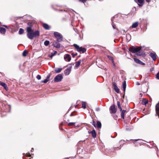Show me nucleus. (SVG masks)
Returning a JSON list of instances; mask_svg holds the SVG:
<instances>
[{
    "mask_svg": "<svg viewBox=\"0 0 159 159\" xmlns=\"http://www.w3.org/2000/svg\"><path fill=\"white\" fill-rule=\"evenodd\" d=\"M113 86L114 88L115 87H117V85H116V83L115 82H113Z\"/></svg>",
    "mask_w": 159,
    "mask_h": 159,
    "instance_id": "obj_37",
    "label": "nucleus"
},
{
    "mask_svg": "<svg viewBox=\"0 0 159 159\" xmlns=\"http://www.w3.org/2000/svg\"><path fill=\"white\" fill-rule=\"evenodd\" d=\"M84 59H82L79 60L78 61L75 62V67L76 68H78V67L80 66L81 62L84 61Z\"/></svg>",
    "mask_w": 159,
    "mask_h": 159,
    "instance_id": "obj_10",
    "label": "nucleus"
},
{
    "mask_svg": "<svg viewBox=\"0 0 159 159\" xmlns=\"http://www.w3.org/2000/svg\"><path fill=\"white\" fill-rule=\"evenodd\" d=\"M157 78L158 79H159V72L157 74Z\"/></svg>",
    "mask_w": 159,
    "mask_h": 159,
    "instance_id": "obj_39",
    "label": "nucleus"
},
{
    "mask_svg": "<svg viewBox=\"0 0 159 159\" xmlns=\"http://www.w3.org/2000/svg\"><path fill=\"white\" fill-rule=\"evenodd\" d=\"M150 56L152 57L154 61H155L156 59V55L155 53H151L150 54Z\"/></svg>",
    "mask_w": 159,
    "mask_h": 159,
    "instance_id": "obj_13",
    "label": "nucleus"
},
{
    "mask_svg": "<svg viewBox=\"0 0 159 159\" xmlns=\"http://www.w3.org/2000/svg\"><path fill=\"white\" fill-rule=\"evenodd\" d=\"M148 101L145 99L143 100L142 102V104L146 105L148 103Z\"/></svg>",
    "mask_w": 159,
    "mask_h": 159,
    "instance_id": "obj_28",
    "label": "nucleus"
},
{
    "mask_svg": "<svg viewBox=\"0 0 159 159\" xmlns=\"http://www.w3.org/2000/svg\"><path fill=\"white\" fill-rule=\"evenodd\" d=\"M54 34L55 37L57 38V42H60L63 41V36L60 33L57 32H55L54 33Z\"/></svg>",
    "mask_w": 159,
    "mask_h": 159,
    "instance_id": "obj_2",
    "label": "nucleus"
},
{
    "mask_svg": "<svg viewBox=\"0 0 159 159\" xmlns=\"http://www.w3.org/2000/svg\"><path fill=\"white\" fill-rule=\"evenodd\" d=\"M49 78H50V75H48L47 77V79L44 80L42 81L41 82L44 83H46L49 80Z\"/></svg>",
    "mask_w": 159,
    "mask_h": 159,
    "instance_id": "obj_19",
    "label": "nucleus"
},
{
    "mask_svg": "<svg viewBox=\"0 0 159 159\" xmlns=\"http://www.w3.org/2000/svg\"><path fill=\"white\" fill-rule=\"evenodd\" d=\"M24 32V30L22 28H20L19 31V34H22Z\"/></svg>",
    "mask_w": 159,
    "mask_h": 159,
    "instance_id": "obj_25",
    "label": "nucleus"
},
{
    "mask_svg": "<svg viewBox=\"0 0 159 159\" xmlns=\"http://www.w3.org/2000/svg\"><path fill=\"white\" fill-rule=\"evenodd\" d=\"M96 111H98L99 110V108H97L96 109Z\"/></svg>",
    "mask_w": 159,
    "mask_h": 159,
    "instance_id": "obj_43",
    "label": "nucleus"
},
{
    "mask_svg": "<svg viewBox=\"0 0 159 159\" xmlns=\"http://www.w3.org/2000/svg\"><path fill=\"white\" fill-rule=\"evenodd\" d=\"M36 78L39 80H40L41 79V77L39 75H38L37 76Z\"/></svg>",
    "mask_w": 159,
    "mask_h": 159,
    "instance_id": "obj_34",
    "label": "nucleus"
},
{
    "mask_svg": "<svg viewBox=\"0 0 159 159\" xmlns=\"http://www.w3.org/2000/svg\"><path fill=\"white\" fill-rule=\"evenodd\" d=\"M110 109L111 113L114 114L116 112V110L114 105H112Z\"/></svg>",
    "mask_w": 159,
    "mask_h": 159,
    "instance_id": "obj_9",
    "label": "nucleus"
},
{
    "mask_svg": "<svg viewBox=\"0 0 159 159\" xmlns=\"http://www.w3.org/2000/svg\"><path fill=\"white\" fill-rule=\"evenodd\" d=\"M115 91L117 93H119L120 92V90L118 87H117L114 88Z\"/></svg>",
    "mask_w": 159,
    "mask_h": 159,
    "instance_id": "obj_31",
    "label": "nucleus"
},
{
    "mask_svg": "<svg viewBox=\"0 0 159 159\" xmlns=\"http://www.w3.org/2000/svg\"><path fill=\"white\" fill-rule=\"evenodd\" d=\"M122 112L121 113V117L123 119H124V117H125V112L126 111V110H122Z\"/></svg>",
    "mask_w": 159,
    "mask_h": 159,
    "instance_id": "obj_21",
    "label": "nucleus"
},
{
    "mask_svg": "<svg viewBox=\"0 0 159 159\" xmlns=\"http://www.w3.org/2000/svg\"><path fill=\"white\" fill-rule=\"evenodd\" d=\"M86 103L85 102H83L82 103V108L83 109H85L86 108Z\"/></svg>",
    "mask_w": 159,
    "mask_h": 159,
    "instance_id": "obj_27",
    "label": "nucleus"
},
{
    "mask_svg": "<svg viewBox=\"0 0 159 159\" xmlns=\"http://www.w3.org/2000/svg\"><path fill=\"white\" fill-rule=\"evenodd\" d=\"M26 31L27 32V37L30 39H32L34 37L36 38L39 35V32L38 30H36L34 32L33 30L30 27H27Z\"/></svg>",
    "mask_w": 159,
    "mask_h": 159,
    "instance_id": "obj_1",
    "label": "nucleus"
},
{
    "mask_svg": "<svg viewBox=\"0 0 159 159\" xmlns=\"http://www.w3.org/2000/svg\"><path fill=\"white\" fill-rule=\"evenodd\" d=\"M117 105L119 108L120 109V111H122V108L121 107L120 103L119 101L117 102Z\"/></svg>",
    "mask_w": 159,
    "mask_h": 159,
    "instance_id": "obj_29",
    "label": "nucleus"
},
{
    "mask_svg": "<svg viewBox=\"0 0 159 159\" xmlns=\"http://www.w3.org/2000/svg\"><path fill=\"white\" fill-rule=\"evenodd\" d=\"M55 55V54H54V53L52 52L51 53V54H49L48 55V57H50L52 58L53 56L54 55Z\"/></svg>",
    "mask_w": 159,
    "mask_h": 159,
    "instance_id": "obj_32",
    "label": "nucleus"
},
{
    "mask_svg": "<svg viewBox=\"0 0 159 159\" xmlns=\"http://www.w3.org/2000/svg\"><path fill=\"white\" fill-rule=\"evenodd\" d=\"M144 0H134L135 1L138 3V5L140 7H141L143 5Z\"/></svg>",
    "mask_w": 159,
    "mask_h": 159,
    "instance_id": "obj_8",
    "label": "nucleus"
},
{
    "mask_svg": "<svg viewBox=\"0 0 159 159\" xmlns=\"http://www.w3.org/2000/svg\"><path fill=\"white\" fill-rule=\"evenodd\" d=\"M77 53L76 54H74V53H72V55L73 56V57H74L75 56H76V55H77Z\"/></svg>",
    "mask_w": 159,
    "mask_h": 159,
    "instance_id": "obj_40",
    "label": "nucleus"
},
{
    "mask_svg": "<svg viewBox=\"0 0 159 159\" xmlns=\"http://www.w3.org/2000/svg\"><path fill=\"white\" fill-rule=\"evenodd\" d=\"M64 59L66 61H69L71 59V57L69 54H67L64 56Z\"/></svg>",
    "mask_w": 159,
    "mask_h": 159,
    "instance_id": "obj_7",
    "label": "nucleus"
},
{
    "mask_svg": "<svg viewBox=\"0 0 159 159\" xmlns=\"http://www.w3.org/2000/svg\"><path fill=\"white\" fill-rule=\"evenodd\" d=\"M62 70V68H56L55 70V71L56 73H59L61 72Z\"/></svg>",
    "mask_w": 159,
    "mask_h": 159,
    "instance_id": "obj_18",
    "label": "nucleus"
},
{
    "mask_svg": "<svg viewBox=\"0 0 159 159\" xmlns=\"http://www.w3.org/2000/svg\"><path fill=\"white\" fill-rule=\"evenodd\" d=\"M75 124V122H70L68 124L69 126H71L72 125H74Z\"/></svg>",
    "mask_w": 159,
    "mask_h": 159,
    "instance_id": "obj_33",
    "label": "nucleus"
},
{
    "mask_svg": "<svg viewBox=\"0 0 159 159\" xmlns=\"http://www.w3.org/2000/svg\"><path fill=\"white\" fill-rule=\"evenodd\" d=\"M49 44V41L48 40H46L44 42V44L46 46H48Z\"/></svg>",
    "mask_w": 159,
    "mask_h": 159,
    "instance_id": "obj_30",
    "label": "nucleus"
},
{
    "mask_svg": "<svg viewBox=\"0 0 159 159\" xmlns=\"http://www.w3.org/2000/svg\"><path fill=\"white\" fill-rule=\"evenodd\" d=\"M27 52L25 51H24L23 53V56H26Z\"/></svg>",
    "mask_w": 159,
    "mask_h": 159,
    "instance_id": "obj_36",
    "label": "nucleus"
},
{
    "mask_svg": "<svg viewBox=\"0 0 159 159\" xmlns=\"http://www.w3.org/2000/svg\"><path fill=\"white\" fill-rule=\"evenodd\" d=\"M112 27L113 28L115 29L116 27V26L115 25H112Z\"/></svg>",
    "mask_w": 159,
    "mask_h": 159,
    "instance_id": "obj_41",
    "label": "nucleus"
},
{
    "mask_svg": "<svg viewBox=\"0 0 159 159\" xmlns=\"http://www.w3.org/2000/svg\"><path fill=\"white\" fill-rule=\"evenodd\" d=\"M74 46L76 49L77 51L78 52H82L84 53L86 51V49L82 47H80L79 46L76 44H73Z\"/></svg>",
    "mask_w": 159,
    "mask_h": 159,
    "instance_id": "obj_3",
    "label": "nucleus"
},
{
    "mask_svg": "<svg viewBox=\"0 0 159 159\" xmlns=\"http://www.w3.org/2000/svg\"><path fill=\"white\" fill-rule=\"evenodd\" d=\"M43 26L46 30H49L50 29L49 26L47 24H43Z\"/></svg>",
    "mask_w": 159,
    "mask_h": 159,
    "instance_id": "obj_16",
    "label": "nucleus"
},
{
    "mask_svg": "<svg viewBox=\"0 0 159 159\" xmlns=\"http://www.w3.org/2000/svg\"><path fill=\"white\" fill-rule=\"evenodd\" d=\"M27 156H28L29 157H30V156H31V155L29 153H27Z\"/></svg>",
    "mask_w": 159,
    "mask_h": 159,
    "instance_id": "obj_42",
    "label": "nucleus"
},
{
    "mask_svg": "<svg viewBox=\"0 0 159 159\" xmlns=\"http://www.w3.org/2000/svg\"><path fill=\"white\" fill-rule=\"evenodd\" d=\"M92 124L93 125L94 127H96V124L94 121L93 120L92 122Z\"/></svg>",
    "mask_w": 159,
    "mask_h": 159,
    "instance_id": "obj_35",
    "label": "nucleus"
},
{
    "mask_svg": "<svg viewBox=\"0 0 159 159\" xmlns=\"http://www.w3.org/2000/svg\"><path fill=\"white\" fill-rule=\"evenodd\" d=\"M53 46L57 48H59L60 47V44L57 42H54L53 43Z\"/></svg>",
    "mask_w": 159,
    "mask_h": 159,
    "instance_id": "obj_11",
    "label": "nucleus"
},
{
    "mask_svg": "<svg viewBox=\"0 0 159 159\" xmlns=\"http://www.w3.org/2000/svg\"><path fill=\"white\" fill-rule=\"evenodd\" d=\"M6 31L5 28L3 27H0V32L2 34H5Z\"/></svg>",
    "mask_w": 159,
    "mask_h": 159,
    "instance_id": "obj_15",
    "label": "nucleus"
},
{
    "mask_svg": "<svg viewBox=\"0 0 159 159\" xmlns=\"http://www.w3.org/2000/svg\"><path fill=\"white\" fill-rule=\"evenodd\" d=\"M4 26H5L6 27H7V26L5 25H4Z\"/></svg>",
    "mask_w": 159,
    "mask_h": 159,
    "instance_id": "obj_47",
    "label": "nucleus"
},
{
    "mask_svg": "<svg viewBox=\"0 0 159 159\" xmlns=\"http://www.w3.org/2000/svg\"><path fill=\"white\" fill-rule=\"evenodd\" d=\"M91 133L93 137L94 138L96 137V133L94 130H93L91 131Z\"/></svg>",
    "mask_w": 159,
    "mask_h": 159,
    "instance_id": "obj_17",
    "label": "nucleus"
},
{
    "mask_svg": "<svg viewBox=\"0 0 159 159\" xmlns=\"http://www.w3.org/2000/svg\"><path fill=\"white\" fill-rule=\"evenodd\" d=\"M63 78V76L61 74H59L57 75L54 78V80L55 82L61 81Z\"/></svg>",
    "mask_w": 159,
    "mask_h": 159,
    "instance_id": "obj_4",
    "label": "nucleus"
},
{
    "mask_svg": "<svg viewBox=\"0 0 159 159\" xmlns=\"http://www.w3.org/2000/svg\"><path fill=\"white\" fill-rule=\"evenodd\" d=\"M72 68V66H70L67 69H66L65 71L64 74L65 75H69L71 71V69Z\"/></svg>",
    "mask_w": 159,
    "mask_h": 159,
    "instance_id": "obj_6",
    "label": "nucleus"
},
{
    "mask_svg": "<svg viewBox=\"0 0 159 159\" xmlns=\"http://www.w3.org/2000/svg\"><path fill=\"white\" fill-rule=\"evenodd\" d=\"M123 88V90L124 92H125L126 88V82L125 81L123 82L122 84Z\"/></svg>",
    "mask_w": 159,
    "mask_h": 159,
    "instance_id": "obj_20",
    "label": "nucleus"
},
{
    "mask_svg": "<svg viewBox=\"0 0 159 159\" xmlns=\"http://www.w3.org/2000/svg\"><path fill=\"white\" fill-rule=\"evenodd\" d=\"M126 38L127 40H128L129 41L131 39V35L129 34H127L126 35Z\"/></svg>",
    "mask_w": 159,
    "mask_h": 159,
    "instance_id": "obj_26",
    "label": "nucleus"
},
{
    "mask_svg": "<svg viewBox=\"0 0 159 159\" xmlns=\"http://www.w3.org/2000/svg\"><path fill=\"white\" fill-rule=\"evenodd\" d=\"M79 1L82 2L84 3L87 0H79Z\"/></svg>",
    "mask_w": 159,
    "mask_h": 159,
    "instance_id": "obj_38",
    "label": "nucleus"
},
{
    "mask_svg": "<svg viewBox=\"0 0 159 159\" xmlns=\"http://www.w3.org/2000/svg\"><path fill=\"white\" fill-rule=\"evenodd\" d=\"M147 2H149L150 1V0H146Z\"/></svg>",
    "mask_w": 159,
    "mask_h": 159,
    "instance_id": "obj_44",
    "label": "nucleus"
},
{
    "mask_svg": "<svg viewBox=\"0 0 159 159\" xmlns=\"http://www.w3.org/2000/svg\"><path fill=\"white\" fill-rule=\"evenodd\" d=\"M33 148H32V150H31V152H33V150H33Z\"/></svg>",
    "mask_w": 159,
    "mask_h": 159,
    "instance_id": "obj_46",
    "label": "nucleus"
},
{
    "mask_svg": "<svg viewBox=\"0 0 159 159\" xmlns=\"http://www.w3.org/2000/svg\"><path fill=\"white\" fill-rule=\"evenodd\" d=\"M156 113L158 115L159 117V102L156 105Z\"/></svg>",
    "mask_w": 159,
    "mask_h": 159,
    "instance_id": "obj_14",
    "label": "nucleus"
},
{
    "mask_svg": "<svg viewBox=\"0 0 159 159\" xmlns=\"http://www.w3.org/2000/svg\"><path fill=\"white\" fill-rule=\"evenodd\" d=\"M55 54L57 53V51H55L54 52H53Z\"/></svg>",
    "mask_w": 159,
    "mask_h": 159,
    "instance_id": "obj_45",
    "label": "nucleus"
},
{
    "mask_svg": "<svg viewBox=\"0 0 159 159\" xmlns=\"http://www.w3.org/2000/svg\"><path fill=\"white\" fill-rule=\"evenodd\" d=\"M140 50V48H132L129 49V51L133 53H135L139 51Z\"/></svg>",
    "mask_w": 159,
    "mask_h": 159,
    "instance_id": "obj_5",
    "label": "nucleus"
},
{
    "mask_svg": "<svg viewBox=\"0 0 159 159\" xmlns=\"http://www.w3.org/2000/svg\"><path fill=\"white\" fill-rule=\"evenodd\" d=\"M134 60L135 62L136 63L142 64L143 65H144V63H143L139 59L136 58H134Z\"/></svg>",
    "mask_w": 159,
    "mask_h": 159,
    "instance_id": "obj_12",
    "label": "nucleus"
},
{
    "mask_svg": "<svg viewBox=\"0 0 159 159\" xmlns=\"http://www.w3.org/2000/svg\"><path fill=\"white\" fill-rule=\"evenodd\" d=\"M138 23L137 22H136L134 23H133L132 25V28H136L138 26Z\"/></svg>",
    "mask_w": 159,
    "mask_h": 159,
    "instance_id": "obj_22",
    "label": "nucleus"
},
{
    "mask_svg": "<svg viewBox=\"0 0 159 159\" xmlns=\"http://www.w3.org/2000/svg\"><path fill=\"white\" fill-rule=\"evenodd\" d=\"M97 126L98 128H100L101 127V123L99 121H98L97 124Z\"/></svg>",
    "mask_w": 159,
    "mask_h": 159,
    "instance_id": "obj_24",
    "label": "nucleus"
},
{
    "mask_svg": "<svg viewBox=\"0 0 159 159\" xmlns=\"http://www.w3.org/2000/svg\"><path fill=\"white\" fill-rule=\"evenodd\" d=\"M0 84L5 89H7V85L6 84L3 82H0Z\"/></svg>",
    "mask_w": 159,
    "mask_h": 159,
    "instance_id": "obj_23",
    "label": "nucleus"
}]
</instances>
